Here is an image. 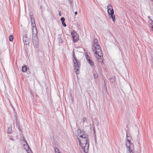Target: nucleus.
<instances>
[{
  "label": "nucleus",
  "mask_w": 153,
  "mask_h": 153,
  "mask_svg": "<svg viewBox=\"0 0 153 153\" xmlns=\"http://www.w3.org/2000/svg\"><path fill=\"white\" fill-rule=\"evenodd\" d=\"M88 135H84L83 137L79 138L77 137L79 142V145L80 149L85 153H87L88 152L89 146V140Z\"/></svg>",
  "instance_id": "obj_1"
},
{
  "label": "nucleus",
  "mask_w": 153,
  "mask_h": 153,
  "mask_svg": "<svg viewBox=\"0 0 153 153\" xmlns=\"http://www.w3.org/2000/svg\"><path fill=\"white\" fill-rule=\"evenodd\" d=\"M131 137H130V134L127 133L126 138V146L127 153H134V144L131 142Z\"/></svg>",
  "instance_id": "obj_2"
},
{
  "label": "nucleus",
  "mask_w": 153,
  "mask_h": 153,
  "mask_svg": "<svg viewBox=\"0 0 153 153\" xmlns=\"http://www.w3.org/2000/svg\"><path fill=\"white\" fill-rule=\"evenodd\" d=\"M36 33L34 32L33 30V36H32V41L33 43V45L34 47L36 48H38L39 46L38 45V39L37 36V30L36 28L35 29Z\"/></svg>",
  "instance_id": "obj_3"
},
{
  "label": "nucleus",
  "mask_w": 153,
  "mask_h": 153,
  "mask_svg": "<svg viewBox=\"0 0 153 153\" xmlns=\"http://www.w3.org/2000/svg\"><path fill=\"white\" fill-rule=\"evenodd\" d=\"M75 72L76 75L78 74L79 73V70L80 67L79 66L78 63L77 62V59L75 57L73 58V59Z\"/></svg>",
  "instance_id": "obj_4"
},
{
  "label": "nucleus",
  "mask_w": 153,
  "mask_h": 153,
  "mask_svg": "<svg viewBox=\"0 0 153 153\" xmlns=\"http://www.w3.org/2000/svg\"><path fill=\"white\" fill-rule=\"evenodd\" d=\"M94 48V51H95V53L97 55L99 54H102V52L100 46L98 44L93 45L92 48Z\"/></svg>",
  "instance_id": "obj_5"
},
{
  "label": "nucleus",
  "mask_w": 153,
  "mask_h": 153,
  "mask_svg": "<svg viewBox=\"0 0 153 153\" xmlns=\"http://www.w3.org/2000/svg\"><path fill=\"white\" fill-rule=\"evenodd\" d=\"M71 34L72 36L73 41L75 43L79 40V35L75 30H74L72 32Z\"/></svg>",
  "instance_id": "obj_6"
},
{
  "label": "nucleus",
  "mask_w": 153,
  "mask_h": 153,
  "mask_svg": "<svg viewBox=\"0 0 153 153\" xmlns=\"http://www.w3.org/2000/svg\"><path fill=\"white\" fill-rule=\"evenodd\" d=\"M78 135L79 136V138L83 137L84 135H86V132L83 130L81 129H78L77 130Z\"/></svg>",
  "instance_id": "obj_7"
},
{
  "label": "nucleus",
  "mask_w": 153,
  "mask_h": 153,
  "mask_svg": "<svg viewBox=\"0 0 153 153\" xmlns=\"http://www.w3.org/2000/svg\"><path fill=\"white\" fill-rule=\"evenodd\" d=\"M86 59L87 61L91 66H93L94 65V63L93 61L91 60L90 56L87 54L85 55Z\"/></svg>",
  "instance_id": "obj_8"
},
{
  "label": "nucleus",
  "mask_w": 153,
  "mask_h": 153,
  "mask_svg": "<svg viewBox=\"0 0 153 153\" xmlns=\"http://www.w3.org/2000/svg\"><path fill=\"white\" fill-rule=\"evenodd\" d=\"M30 20L32 25L33 27V29H34V28H35H35H36V27L35 26L36 24L35 22V20L33 17H31V18H30Z\"/></svg>",
  "instance_id": "obj_9"
},
{
  "label": "nucleus",
  "mask_w": 153,
  "mask_h": 153,
  "mask_svg": "<svg viewBox=\"0 0 153 153\" xmlns=\"http://www.w3.org/2000/svg\"><path fill=\"white\" fill-rule=\"evenodd\" d=\"M98 57H100V59H97V61L100 62H101L102 64V63L103 61V56L102 53V54H99V55H98Z\"/></svg>",
  "instance_id": "obj_10"
},
{
  "label": "nucleus",
  "mask_w": 153,
  "mask_h": 153,
  "mask_svg": "<svg viewBox=\"0 0 153 153\" xmlns=\"http://www.w3.org/2000/svg\"><path fill=\"white\" fill-rule=\"evenodd\" d=\"M23 40L24 43L25 45L28 44L30 42V40L28 38H23Z\"/></svg>",
  "instance_id": "obj_11"
},
{
  "label": "nucleus",
  "mask_w": 153,
  "mask_h": 153,
  "mask_svg": "<svg viewBox=\"0 0 153 153\" xmlns=\"http://www.w3.org/2000/svg\"><path fill=\"white\" fill-rule=\"evenodd\" d=\"M24 142H25L26 144H24V145H23L24 147V148L25 149V150H26L27 149H30V147L29 145H28V143H27L26 140L24 139Z\"/></svg>",
  "instance_id": "obj_12"
},
{
  "label": "nucleus",
  "mask_w": 153,
  "mask_h": 153,
  "mask_svg": "<svg viewBox=\"0 0 153 153\" xmlns=\"http://www.w3.org/2000/svg\"><path fill=\"white\" fill-rule=\"evenodd\" d=\"M107 11L108 14L109 15L114 14V12L112 8H108Z\"/></svg>",
  "instance_id": "obj_13"
},
{
  "label": "nucleus",
  "mask_w": 153,
  "mask_h": 153,
  "mask_svg": "<svg viewBox=\"0 0 153 153\" xmlns=\"http://www.w3.org/2000/svg\"><path fill=\"white\" fill-rule=\"evenodd\" d=\"M58 39L59 43H62V34H59L58 36Z\"/></svg>",
  "instance_id": "obj_14"
},
{
  "label": "nucleus",
  "mask_w": 153,
  "mask_h": 153,
  "mask_svg": "<svg viewBox=\"0 0 153 153\" xmlns=\"http://www.w3.org/2000/svg\"><path fill=\"white\" fill-rule=\"evenodd\" d=\"M12 132V128L11 127V126L8 127L7 128V132L8 134H10Z\"/></svg>",
  "instance_id": "obj_15"
},
{
  "label": "nucleus",
  "mask_w": 153,
  "mask_h": 153,
  "mask_svg": "<svg viewBox=\"0 0 153 153\" xmlns=\"http://www.w3.org/2000/svg\"><path fill=\"white\" fill-rule=\"evenodd\" d=\"M116 78L115 76H112V77L109 80L111 82L113 83L115 81Z\"/></svg>",
  "instance_id": "obj_16"
},
{
  "label": "nucleus",
  "mask_w": 153,
  "mask_h": 153,
  "mask_svg": "<svg viewBox=\"0 0 153 153\" xmlns=\"http://www.w3.org/2000/svg\"><path fill=\"white\" fill-rule=\"evenodd\" d=\"M27 68L26 65L23 66L22 67V71L23 72L27 71Z\"/></svg>",
  "instance_id": "obj_17"
},
{
  "label": "nucleus",
  "mask_w": 153,
  "mask_h": 153,
  "mask_svg": "<svg viewBox=\"0 0 153 153\" xmlns=\"http://www.w3.org/2000/svg\"><path fill=\"white\" fill-rule=\"evenodd\" d=\"M82 120L83 125H84V123H88V120L85 117H84L82 118Z\"/></svg>",
  "instance_id": "obj_18"
},
{
  "label": "nucleus",
  "mask_w": 153,
  "mask_h": 153,
  "mask_svg": "<svg viewBox=\"0 0 153 153\" xmlns=\"http://www.w3.org/2000/svg\"><path fill=\"white\" fill-rule=\"evenodd\" d=\"M110 17H111L113 21L114 22L115 21V16L114 14H111L110 15Z\"/></svg>",
  "instance_id": "obj_19"
},
{
  "label": "nucleus",
  "mask_w": 153,
  "mask_h": 153,
  "mask_svg": "<svg viewBox=\"0 0 153 153\" xmlns=\"http://www.w3.org/2000/svg\"><path fill=\"white\" fill-rule=\"evenodd\" d=\"M93 124V130L94 131L93 134L94 135V137H95L96 136V131L95 130V127L93 124Z\"/></svg>",
  "instance_id": "obj_20"
},
{
  "label": "nucleus",
  "mask_w": 153,
  "mask_h": 153,
  "mask_svg": "<svg viewBox=\"0 0 153 153\" xmlns=\"http://www.w3.org/2000/svg\"><path fill=\"white\" fill-rule=\"evenodd\" d=\"M9 40L10 42H12L13 39V35H10L9 37Z\"/></svg>",
  "instance_id": "obj_21"
},
{
  "label": "nucleus",
  "mask_w": 153,
  "mask_h": 153,
  "mask_svg": "<svg viewBox=\"0 0 153 153\" xmlns=\"http://www.w3.org/2000/svg\"><path fill=\"white\" fill-rule=\"evenodd\" d=\"M98 39H97L96 38H94V44L93 45H95L96 44H97V43L98 42Z\"/></svg>",
  "instance_id": "obj_22"
},
{
  "label": "nucleus",
  "mask_w": 153,
  "mask_h": 153,
  "mask_svg": "<svg viewBox=\"0 0 153 153\" xmlns=\"http://www.w3.org/2000/svg\"><path fill=\"white\" fill-rule=\"evenodd\" d=\"M94 74V78H97L98 76V74L97 73L95 72L93 74Z\"/></svg>",
  "instance_id": "obj_23"
},
{
  "label": "nucleus",
  "mask_w": 153,
  "mask_h": 153,
  "mask_svg": "<svg viewBox=\"0 0 153 153\" xmlns=\"http://www.w3.org/2000/svg\"><path fill=\"white\" fill-rule=\"evenodd\" d=\"M112 6L110 4H108L107 6V8L108 10V8H112Z\"/></svg>",
  "instance_id": "obj_24"
},
{
  "label": "nucleus",
  "mask_w": 153,
  "mask_h": 153,
  "mask_svg": "<svg viewBox=\"0 0 153 153\" xmlns=\"http://www.w3.org/2000/svg\"><path fill=\"white\" fill-rule=\"evenodd\" d=\"M54 150H55V152H56H56H59V149L56 147H55L54 148Z\"/></svg>",
  "instance_id": "obj_25"
},
{
  "label": "nucleus",
  "mask_w": 153,
  "mask_h": 153,
  "mask_svg": "<svg viewBox=\"0 0 153 153\" xmlns=\"http://www.w3.org/2000/svg\"><path fill=\"white\" fill-rule=\"evenodd\" d=\"M26 151H27L28 153H32V152L30 148L26 150Z\"/></svg>",
  "instance_id": "obj_26"
},
{
  "label": "nucleus",
  "mask_w": 153,
  "mask_h": 153,
  "mask_svg": "<svg viewBox=\"0 0 153 153\" xmlns=\"http://www.w3.org/2000/svg\"><path fill=\"white\" fill-rule=\"evenodd\" d=\"M149 22L150 24L152 25L153 24V20L152 19H150L149 20Z\"/></svg>",
  "instance_id": "obj_27"
},
{
  "label": "nucleus",
  "mask_w": 153,
  "mask_h": 153,
  "mask_svg": "<svg viewBox=\"0 0 153 153\" xmlns=\"http://www.w3.org/2000/svg\"><path fill=\"white\" fill-rule=\"evenodd\" d=\"M60 20H61V21L62 22H64L65 21V19L64 17H62L60 19Z\"/></svg>",
  "instance_id": "obj_28"
},
{
  "label": "nucleus",
  "mask_w": 153,
  "mask_h": 153,
  "mask_svg": "<svg viewBox=\"0 0 153 153\" xmlns=\"http://www.w3.org/2000/svg\"><path fill=\"white\" fill-rule=\"evenodd\" d=\"M27 38V35L26 34H25L24 36H23V38Z\"/></svg>",
  "instance_id": "obj_29"
},
{
  "label": "nucleus",
  "mask_w": 153,
  "mask_h": 153,
  "mask_svg": "<svg viewBox=\"0 0 153 153\" xmlns=\"http://www.w3.org/2000/svg\"><path fill=\"white\" fill-rule=\"evenodd\" d=\"M70 4H71V6H72V4L73 3V1L72 0H68Z\"/></svg>",
  "instance_id": "obj_30"
},
{
  "label": "nucleus",
  "mask_w": 153,
  "mask_h": 153,
  "mask_svg": "<svg viewBox=\"0 0 153 153\" xmlns=\"http://www.w3.org/2000/svg\"><path fill=\"white\" fill-rule=\"evenodd\" d=\"M62 25L63 26L65 27L66 26V24L65 23V22H62Z\"/></svg>",
  "instance_id": "obj_31"
},
{
  "label": "nucleus",
  "mask_w": 153,
  "mask_h": 153,
  "mask_svg": "<svg viewBox=\"0 0 153 153\" xmlns=\"http://www.w3.org/2000/svg\"><path fill=\"white\" fill-rule=\"evenodd\" d=\"M27 73H28V74H30L31 72H30V71L29 69H27Z\"/></svg>",
  "instance_id": "obj_32"
},
{
  "label": "nucleus",
  "mask_w": 153,
  "mask_h": 153,
  "mask_svg": "<svg viewBox=\"0 0 153 153\" xmlns=\"http://www.w3.org/2000/svg\"><path fill=\"white\" fill-rule=\"evenodd\" d=\"M73 58H74V57H76L74 51L73 52Z\"/></svg>",
  "instance_id": "obj_33"
},
{
  "label": "nucleus",
  "mask_w": 153,
  "mask_h": 153,
  "mask_svg": "<svg viewBox=\"0 0 153 153\" xmlns=\"http://www.w3.org/2000/svg\"><path fill=\"white\" fill-rule=\"evenodd\" d=\"M30 18H31V17H33V13H30Z\"/></svg>",
  "instance_id": "obj_34"
},
{
  "label": "nucleus",
  "mask_w": 153,
  "mask_h": 153,
  "mask_svg": "<svg viewBox=\"0 0 153 153\" xmlns=\"http://www.w3.org/2000/svg\"><path fill=\"white\" fill-rule=\"evenodd\" d=\"M59 16H61V11L59 12Z\"/></svg>",
  "instance_id": "obj_35"
},
{
  "label": "nucleus",
  "mask_w": 153,
  "mask_h": 153,
  "mask_svg": "<svg viewBox=\"0 0 153 153\" xmlns=\"http://www.w3.org/2000/svg\"><path fill=\"white\" fill-rule=\"evenodd\" d=\"M75 15H76L77 14V11H76L74 13Z\"/></svg>",
  "instance_id": "obj_36"
},
{
  "label": "nucleus",
  "mask_w": 153,
  "mask_h": 153,
  "mask_svg": "<svg viewBox=\"0 0 153 153\" xmlns=\"http://www.w3.org/2000/svg\"><path fill=\"white\" fill-rule=\"evenodd\" d=\"M100 57H97L96 58V59L97 61V59H100Z\"/></svg>",
  "instance_id": "obj_37"
},
{
  "label": "nucleus",
  "mask_w": 153,
  "mask_h": 153,
  "mask_svg": "<svg viewBox=\"0 0 153 153\" xmlns=\"http://www.w3.org/2000/svg\"><path fill=\"white\" fill-rule=\"evenodd\" d=\"M99 125V123H98L97 122V126H98Z\"/></svg>",
  "instance_id": "obj_38"
},
{
  "label": "nucleus",
  "mask_w": 153,
  "mask_h": 153,
  "mask_svg": "<svg viewBox=\"0 0 153 153\" xmlns=\"http://www.w3.org/2000/svg\"><path fill=\"white\" fill-rule=\"evenodd\" d=\"M40 8H41V9H42V5H41V6H40Z\"/></svg>",
  "instance_id": "obj_39"
},
{
  "label": "nucleus",
  "mask_w": 153,
  "mask_h": 153,
  "mask_svg": "<svg viewBox=\"0 0 153 153\" xmlns=\"http://www.w3.org/2000/svg\"><path fill=\"white\" fill-rule=\"evenodd\" d=\"M95 143H96V142H97V140H96V138L95 139Z\"/></svg>",
  "instance_id": "obj_40"
},
{
  "label": "nucleus",
  "mask_w": 153,
  "mask_h": 153,
  "mask_svg": "<svg viewBox=\"0 0 153 153\" xmlns=\"http://www.w3.org/2000/svg\"><path fill=\"white\" fill-rule=\"evenodd\" d=\"M148 18H149V19H150V16H148Z\"/></svg>",
  "instance_id": "obj_41"
},
{
  "label": "nucleus",
  "mask_w": 153,
  "mask_h": 153,
  "mask_svg": "<svg viewBox=\"0 0 153 153\" xmlns=\"http://www.w3.org/2000/svg\"><path fill=\"white\" fill-rule=\"evenodd\" d=\"M10 139H11V140H14V139H12V138Z\"/></svg>",
  "instance_id": "obj_42"
},
{
  "label": "nucleus",
  "mask_w": 153,
  "mask_h": 153,
  "mask_svg": "<svg viewBox=\"0 0 153 153\" xmlns=\"http://www.w3.org/2000/svg\"><path fill=\"white\" fill-rule=\"evenodd\" d=\"M56 153H60L59 152H56Z\"/></svg>",
  "instance_id": "obj_43"
}]
</instances>
